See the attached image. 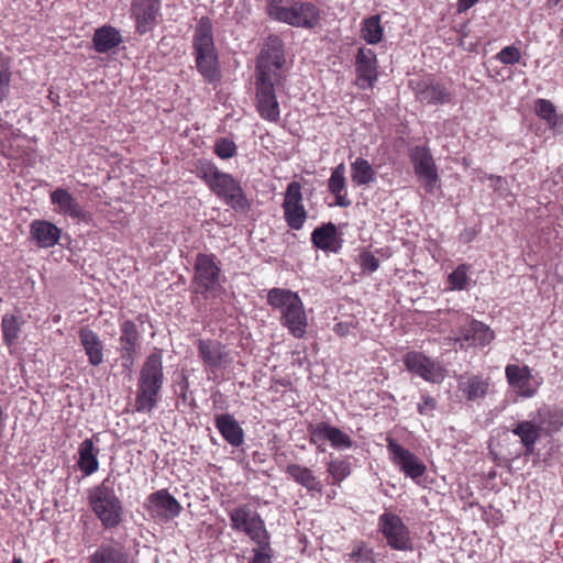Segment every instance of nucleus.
<instances>
[{
    "label": "nucleus",
    "instance_id": "obj_1",
    "mask_svg": "<svg viewBox=\"0 0 563 563\" xmlns=\"http://www.w3.org/2000/svg\"><path fill=\"white\" fill-rule=\"evenodd\" d=\"M284 42L271 34L263 43L255 65V108L262 119L277 122L280 117L275 89L284 86L286 75Z\"/></svg>",
    "mask_w": 563,
    "mask_h": 563
},
{
    "label": "nucleus",
    "instance_id": "obj_2",
    "mask_svg": "<svg viewBox=\"0 0 563 563\" xmlns=\"http://www.w3.org/2000/svg\"><path fill=\"white\" fill-rule=\"evenodd\" d=\"M163 384V357L159 351H155L146 357L140 369L135 411L150 413L158 404Z\"/></svg>",
    "mask_w": 563,
    "mask_h": 563
},
{
    "label": "nucleus",
    "instance_id": "obj_3",
    "mask_svg": "<svg viewBox=\"0 0 563 563\" xmlns=\"http://www.w3.org/2000/svg\"><path fill=\"white\" fill-rule=\"evenodd\" d=\"M88 501L92 512L104 529L117 528L122 522L123 505L117 496L109 477L89 490Z\"/></svg>",
    "mask_w": 563,
    "mask_h": 563
},
{
    "label": "nucleus",
    "instance_id": "obj_4",
    "mask_svg": "<svg viewBox=\"0 0 563 563\" xmlns=\"http://www.w3.org/2000/svg\"><path fill=\"white\" fill-rule=\"evenodd\" d=\"M198 176L219 197L232 208L244 207V195L238 181L229 174L222 173L209 161H200L197 166Z\"/></svg>",
    "mask_w": 563,
    "mask_h": 563
},
{
    "label": "nucleus",
    "instance_id": "obj_5",
    "mask_svg": "<svg viewBox=\"0 0 563 563\" xmlns=\"http://www.w3.org/2000/svg\"><path fill=\"white\" fill-rule=\"evenodd\" d=\"M267 12L272 19L296 27L313 29L320 22V11L310 2L297 1L283 5L282 0H268Z\"/></svg>",
    "mask_w": 563,
    "mask_h": 563
},
{
    "label": "nucleus",
    "instance_id": "obj_6",
    "mask_svg": "<svg viewBox=\"0 0 563 563\" xmlns=\"http://www.w3.org/2000/svg\"><path fill=\"white\" fill-rule=\"evenodd\" d=\"M194 284L196 292L206 298L217 297L221 292V268L212 254L199 253L195 262Z\"/></svg>",
    "mask_w": 563,
    "mask_h": 563
},
{
    "label": "nucleus",
    "instance_id": "obj_7",
    "mask_svg": "<svg viewBox=\"0 0 563 563\" xmlns=\"http://www.w3.org/2000/svg\"><path fill=\"white\" fill-rule=\"evenodd\" d=\"M378 530L391 549L398 551L412 550L409 529L399 516L391 512L380 515L378 518Z\"/></svg>",
    "mask_w": 563,
    "mask_h": 563
},
{
    "label": "nucleus",
    "instance_id": "obj_8",
    "mask_svg": "<svg viewBox=\"0 0 563 563\" xmlns=\"http://www.w3.org/2000/svg\"><path fill=\"white\" fill-rule=\"evenodd\" d=\"M144 507L152 519L159 523H166L179 516L183 507L179 501L166 489H159L150 494Z\"/></svg>",
    "mask_w": 563,
    "mask_h": 563
},
{
    "label": "nucleus",
    "instance_id": "obj_9",
    "mask_svg": "<svg viewBox=\"0 0 563 563\" xmlns=\"http://www.w3.org/2000/svg\"><path fill=\"white\" fill-rule=\"evenodd\" d=\"M249 538L255 543L249 563H273L274 551L264 521L257 516H249Z\"/></svg>",
    "mask_w": 563,
    "mask_h": 563
},
{
    "label": "nucleus",
    "instance_id": "obj_10",
    "mask_svg": "<svg viewBox=\"0 0 563 563\" xmlns=\"http://www.w3.org/2000/svg\"><path fill=\"white\" fill-rule=\"evenodd\" d=\"M407 369L427 382L439 383L443 379V368L430 357L419 352H408L404 357Z\"/></svg>",
    "mask_w": 563,
    "mask_h": 563
},
{
    "label": "nucleus",
    "instance_id": "obj_11",
    "mask_svg": "<svg viewBox=\"0 0 563 563\" xmlns=\"http://www.w3.org/2000/svg\"><path fill=\"white\" fill-rule=\"evenodd\" d=\"M388 450L391 459L400 470L409 477L416 479L426 472V465L409 450L402 448L395 440L388 439Z\"/></svg>",
    "mask_w": 563,
    "mask_h": 563
},
{
    "label": "nucleus",
    "instance_id": "obj_12",
    "mask_svg": "<svg viewBox=\"0 0 563 563\" xmlns=\"http://www.w3.org/2000/svg\"><path fill=\"white\" fill-rule=\"evenodd\" d=\"M411 158L416 174L423 180L424 189L428 192H432L439 180V176L431 154L427 148L418 146L415 148Z\"/></svg>",
    "mask_w": 563,
    "mask_h": 563
},
{
    "label": "nucleus",
    "instance_id": "obj_13",
    "mask_svg": "<svg viewBox=\"0 0 563 563\" xmlns=\"http://www.w3.org/2000/svg\"><path fill=\"white\" fill-rule=\"evenodd\" d=\"M51 202L56 206L54 209L58 214L70 217L71 219L88 222L90 217L81 208L74 196L64 188H56L49 195Z\"/></svg>",
    "mask_w": 563,
    "mask_h": 563
},
{
    "label": "nucleus",
    "instance_id": "obj_14",
    "mask_svg": "<svg viewBox=\"0 0 563 563\" xmlns=\"http://www.w3.org/2000/svg\"><path fill=\"white\" fill-rule=\"evenodd\" d=\"M121 358L124 366L133 365L140 345V332L132 320H125L120 324Z\"/></svg>",
    "mask_w": 563,
    "mask_h": 563
},
{
    "label": "nucleus",
    "instance_id": "obj_15",
    "mask_svg": "<svg viewBox=\"0 0 563 563\" xmlns=\"http://www.w3.org/2000/svg\"><path fill=\"white\" fill-rule=\"evenodd\" d=\"M60 234L62 230L46 220H33L30 224V240L40 249L55 246Z\"/></svg>",
    "mask_w": 563,
    "mask_h": 563
},
{
    "label": "nucleus",
    "instance_id": "obj_16",
    "mask_svg": "<svg viewBox=\"0 0 563 563\" xmlns=\"http://www.w3.org/2000/svg\"><path fill=\"white\" fill-rule=\"evenodd\" d=\"M130 554L125 547L118 542H102L87 558V563H129Z\"/></svg>",
    "mask_w": 563,
    "mask_h": 563
},
{
    "label": "nucleus",
    "instance_id": "obj_17",
    "mask_svg": "<svg viewBox=\"0 0 563 563\" xmlns=\"http://www.w3.org/2000/svg\"><path fill=\"white\" fill-rule=\"evenodd\" d=\"M159 9L161 0H133L132 10L141 34L150 31L155 24Z\"/></svg>",
    "mask_w": 563,
    "mask_h": 563
},
{
    "label": "nucleus",
    "instance_id": "obj_18",
    "mask_svg": "<svg viewBox=\"0 0 563 563\" xmlns=\"http://www.w3.org/2000/svg\"><path fill=\"white\" fill-rule=\"evenodd\" d=\"M310 440L313 443L328 440L335 449H349L352 446V440L349 434L342 432L335 427L330 426L327 422H320L316 426H310Z\"/></svg>",
    "mask_w": 563,
    "mask_h": 563
},
{
    "label": "nucleus",
    "instance_id": "obj_19",
    "mask_svg": "<svg viewBox=\"0 0 563 563\" xmlns=\"http://www.w3.org/2000/svg\"><path fill=\"white\" fill-rule=\"evenodd\" d=\"M197 351L199 358L210 371L220 368L227 361L224 346L216 340H198Z\"/></svg>",
    "mask_w": 563,
    "mask_h": 563
},
{
    "label": "nucleus",
    "instance_id": "obj_20",
    "mask_svg": "<svg viewBox=\"0 0 563 563\" xmlns=\"http://www.w3.org/2000/svg\"><path fill=\"white\" fill-rule=\"evenodd\" d=\"M416 98L426 104H443L451 101V93L441 85L432 81H418L413 88Z\"/></svg>",
    "mask_w": 563,
    "mask_h": 563
},
{
    "label": "nucleus",
    "instance_id": "obj_21",
    "mask_svg": "<svg viewBox=\"0 0 563 563\" xmlns=\"http://www.w3.org/2000/svg\"><path fill=\"white\" fill-rule=\"evenodd\" d=\"M282 322L295 338H302L307 328V316L301 299L282 312Z\"/></svg>",
    "mask_w": 563,
    "mask_h": 563
},
{
    "label": "nucleus",
    "instance_id": "obj_22",
    "mask_svg": "<svg viewBox=\"0 0 563 563\" xmlns=\"http://www.w3.org/2000/svg\"><path fill=\"white\" fill-rule=\"evenodd\" d=\"M356 73L357 79L372 87L377 80V59L375 53L362 47L356 55Z\"/></svg>",
    "mask_w": 563,
    "mask_h": 563
},
{
    "label": "nucleus",
    "instance_id": "obj_23",
    "mask_svg": "<svg viewBox=\"0 0 563 563\" xmlns=\"http://www.w3.org/2000/svg\"><path fill=\"white\" fill-rule=\"evenodd\" d=\"M506 377L511 387H514L520 396L532 397L536 389L531 387V374L528 366L520 367L515 364L506 366Z\"/></svg>",
    "mask_w": 563,
    "mask_h": 563
},
{
    "label": "nucleus",
    "instance_id": "obj_24",
    "mask_svg": "<svg viewBox=\"0 0 563 563\" xmlns=\"http://www.w3.org/2000/svg\"><path fill=\"white\" fill-rule=\"evenodd\" d=\"M78 335L90 365H100L103 362V343L99 335L88 327L81 328Z\"/></svg>",
    "mask_w": 563,
    "mask_h": 563
},
{
    "label": "nucleus",
    "instance_id": "obj_25",
    "mask_svg": "<svg viewBox=\"0 0 563 563\" xmlns=\"http://www.w3.org/2000/svg\"><path fill=\"white\" fill-rule=\"evenodd\" d=\"M192 46L195 55L216 51L212 23L209 18L202 16L199 19L195 27Z\"/></svg>",
    "mask_w": 563,
    "mask_h": 563
},
{
    "label": "nucleus",
    "instance_id": "obj_26",
    "mask_svg": "<svg viewBox=\"0 0 563 563\" xmlns=\"http://www.w3.org/2000/svg\"><path fill=\"white\" fill-rule=\"evenodd\" d=\"M461 336L464 341L473 345H488L495 338L494 331L485 323L471 320V322L461 329Z\"/></svg>",
    "mask_w": 563,
    "mask_h": 563
},
{
    "label": "nucleus",
    "instance_id": "obj_27",
    "mask_svg": "<svg viewBox=\"0 0 563 563\" xmlns=\"http://www.w3.org/2000/svg\"><path fill=\"white\" fill-rule=\"evenodd\" d=\"M99 449L95 446L91 439L84 440L78 448V467L84 475L89 476L99 468Z\"/></svg>",
    "mask_w": 563,
    "mask_h": 563
},
{
    "label": "nucleus",
    "instance_id": "obj_28",
    "mask_svg": "<svg viewBox=\"0 0 563 563\" xmlns=\"http://www.w3.org/2000/svg\"><path fill=\"white\" fill-rule=\"evenodd\" d=\"M336 227L332 222L316 228L311 234V241L318 249L336 253L340 245H336Z\"/></svg>",
    "mask_w": 563,
    "mask_h": 563
},
{
    "label": "nucleus",
    "instance_id": "obj_29",
    "mask_svg": "<svg viewBox=\"0 0 563 563\" xmlns=\"http://www.w3.org/2000/svg\"><path fill=\"white\" fill-rule=\"evenodd\" d=\"M122 42L120 32L112 26H101L95 31L92 43L98 53H107Z\"/></svg>",
    "mask_w": 563,
    "mask_h": 563
},
{
    "label": "nucleus",
    "instance_id": "obj_30",
    "mask_svg": "<svg viewBox=\"0 0 563 563\" xmlns=\"http://www.w3.org/2000/svg\"><path fill=\"white\" fill-rule=\"evenodd\" d=\"M286 473L299 485L307 488L309 492L321 493L322 484L313 475L312 471L299 464H288Z\"/></svg>",
    "mask_w": 563,
    "mask_h": 563
},
{
    "label": "nucleus",
    "instance_id": "obj_31",
    "mask_svg": "<svg viewBox=\"0 0 563 563\" xmlns=\"http://www.w3.org/2000/svg\"><path fill=\"white\" fill-rule=\"evenodd\" d=\"M196 56V66L201 76L209 82L219 79L218 56L216 51L212 53H200Z\"/></svg>",
    "mask_w": 563,
    "mask_h": 563
},
{
    "label": "nucleus",
    "instance_id": "obj_32",
    "mask_svg": "<svg viewBox=\"0 0 563 563\" xmlns=\"http://www.w3.org/2000/svg\"><path fill=\"white\" fill-rule=\"evenodd\" d=\"M24 321L22 317L5 313L2 316L1 319V331H2V338L3 342L7 346H12L18 341L21 329Z\"/></svg>",
    "mask_w": 563,
    "mask_h": 563
},
{
    "label": "nucleus",
    "instance_id": "obj_33",
    "mask_svg": "<svg viewBox=\"0 0 563 563\" xmlns=\"http://www.w3.org/2000/svg\"><path fill=\"white\" fill-rule=\"evenodd\" d=\"M514 434L520 438L521 443L526 448V455L534 450V444L540 438V428L530 421H522L512 430Z\"/></svg>",
    "mask_w": 563,
    "mask_h": 563
},
{
    "label": "nucleus",
    "instance_id": "obj_34",
    "mask_svg": "<svg viewBox=\"0 0 563 563\" xmlns=\"http://www.w3.org/2000/svg\"><path fill=\"white\" fill-rule=\"evenodd\" d=\"M217 428L224 439L232 445H239L243 441V431L230 416H221L217 419Z\"/></svg>",
    "mask_w": 563,
    "mask_h": 563
},
{
    "label": "nucleus",
    "instance_id": "obj_35",
    "mask_svg": "<svg viewBox=\"0 0 563 563\" xmlns=\"http://www.w3.org/2000/svg\"><path fill=\"white\" fill-rule=\"evenodd\" d=\"M351 172H352V180L356 185H367L375 180L376 173L371 166V164L362 158L358 157L351 164Z\"/></svg>",
    "mask_w": 563,
    "mask_h": 563
},
{
    "label": "nucleus",
    "instance_id": "obj_36",
    "mask_svg": "<svg viewBox=\"0 0 563 563\" xmlns=\"http://www.w3.org/2000/svg\"><path fill=\"white\" fill-rule=\"evenodd\" d=\"M300 297L298 294L282 288H273L268 291L267 301L273 308L277 309H288L290 305L298 302Z\"/></svg>",
    "mask_w": 563,
    "mask_h": 563
},
{
    "label": "nucleus",
    "instance_id": "obj_37",
    "mask_svg": "<svg viewBox=\"0 0 563 563\" xmlns=\"http://www.w3.org/2000/svg\"><path fill=\"white\" fill-rule=\"evenodd\" d=\"M536 113L547 123L550 128L554 129L563 125V118L556 113L555 106L548 99H538L536 101Z\"/></svg>",
    "mask_w": 563,
    "mask_h": 563
},
{
    "label": "nucleus",
    "instance_id": "obj_38",
    "mask_svg": "<svg viewBox=\"0 0 563 563\" xmlns=\"http://www.w3.org/2000/svg\"><path fill=\"white\" fill-rule=\"evenodd\" d=\"M467 400H478L484 398L488 390V383L478 376H472L462 383L461 387Z\"/></svg>",
    "mask_w": 563,
    "mask_h": 563
},
{
    "label": "nucleus",
    "instance_id": "obj_39",
    "mask_svg": "<svg viewBox=\"0 0 563 563\" xmlns=\"http://www.w3.org/2000/svg\"><path fill=\"white\" fill-rule=\"evenodd\" d=\"M362 36L368 44H377L383 36V27L380 25V16L372 15L364 20L362 26Z\"/></svg>",
    "mask_w": 563,
    "mask_h": 563
},
{
    "label": "nucleus",
    "instance_id": "obj_40",
    "mask_svg": "<svg viewBox=\"0 0 563 563\" xmlns=\"http://www.w3.org/2000/svg\"><path fill=\"white\" fill-rule=\"evenodd\" d=\"M284 218L292 230H300L307 219V211L303 205L283 206Z\"/></svg>",
    "mask_w": 563,
    "mask_h": 563
},
{
    "label": "nucleus",
    "instance_id": "obj_41",
    "mask_svg": "<svg viewBox=\"0 0 563 563\" xmlns=\"http://www.w3.org/2000/svg\"><path fill=\"white\" fill-rule=\"evenodd\" d=\"M541 417L540 430L555 432L563 426V412L560 410H548L544 413L539 412Z\"/></svg>",
    "mask_w": 563,
    "mask_h": 563
},
{
    "label": "nucleus",
    "instance_id": "obj_42",
    "mask_svg": "<svg viewBox=\"0 0 563 563\" xmlns=\"http://www.w3.org/2000/svg\"><path fill=\"white\" fill-rule=\"evenodd\" d=\"M328 472L333 477L334 483H340L350 475V463L344 460L331 461L328 463Z\"/></svg>",
    "mask_w": 563,
    "mask_h": 563
},
{
    "label": "nucleus",
    "instance_id": "obj_43",
    "mask_svg": "<svg viewBox=\"0 0 563 563\" xmlns=\"http://www.w3.org/2000/svg\"><path fill=\"white\" fill-rule=\"evenodd\" d=\"M345 188V165L339 164L333 170L329 179V190L332 194H340Z\"/></svg>",
    "mask_w": 563,
    "mask_h": 563
},
{
    "label": "nucleus",
    "instance_id": "obj_44",
    "mask_svg": "<svg viewBox=\"0 0 563 563\" xmlns=\"http://www.w3.org/2000/svg\"><path fill=\"white\" fill-rule=\"evenodd\" d=\"M449 283L452 289L462 290L467 284V266L459 265L450 275Z\"/></svg>",
    "mask_w": 563,
    "mask_h": 563
},
{
    "label": "nucleus",
    "instance_id": "obj_45",
    "mask_svg": "<svg viewBox=\"0 0 563 563\" xmlns=\"http://www.w3.org/2000/svg\"><path fill=\"white\" fill-rule=\"evenodd\" d=\"M302 205L301 185L298 181L288 184L283 206Z\"/></svg>",
    "mask_w": 563,
    "mask_h": 563
},
{
    "label": "nucleus",
    "instance_id": "obj_46",
    "mask_svg": "<svg viewBox=\"0 0 563 563\" xmlns=\"http://www.w3.org/2000/svg\"><path fill=\"white\" fill-rule=\"evenodd\" d=\"M11 70L10 66L5 63L0 64V102H3L9 93L11 86Z\"/></svg>",
    "mask_w": 563,
    "mask_h": 563
},
{
    "label": "nucleus",
    "instance_id": "obj_47",
    "mask_svg": "<svg viewBox=\"0 0 563 563\" xmlns=\"http://www.w3.org/2000/svg\"><path fill=\"white\" fill-rule=\"evenodd\" d=\"M236 146L233 141L222 137L214 144V153L222 159L230 158L234 155Z\"/></svg>",
    "mask_w": 563,
    "mask_h": 563
},
{
    "label": "nucleus",
    "instance_id": "obj_48",
    "mask_svg": "<svg viewBox=\"0 0 563 563\" xmlns=\"http://www.w3.org/2000/svg\"><path fill=\"white\" fill-rule=\"evenodd\" d=\"M497 58L500 63H503L505 65H514V64L519 63V60L521 58V54H520V51L516 46L510 45V46L504 47L497 54Z\"/></svg>",
    "mask_w": 563,
    "mask_h": 563
},
{
    "label": "nucleus",
    "instance_id": "obj_49",
    "mask_svg": "<svg viewBox=\"0 0 563 563\" xmlns=\"http://www.w3.org/2000/svg\"><path fill=\"white\" fill-rule=\"evenodd\" d=\"M230 518L233 529L241 532H246V510L243 507L232 510Z\"/></svg>",
    "mask_w": 563,
    "mask_h": 563
},
{
    "label": "nucleus",
    "instance_id": "obj_50",
    "mask_svg": "<svg viewBox=\"0 0 563 563\" xmlns=\"http://www.w3.org/2000/svg\"><path fill=\"white\" fill-rule=\"evenodd\" d=\"M358 263L363 271L374 273L379 267V261L369 252H362L358 256Z\"/></svg>",
    "mask_w": 563,
    "mask_h": 563
},
{
    "label": "nucleus",
    "instance_id": "obj_51",
    "mask_svg": "<svg viewBox=\"0 0 563 563\" xmlns=\"http://www.w3.org/2000/svg\"><path fill=\"white\" fill-rule=\"evenodd\" d=\"M351 558L358 563H375L374 551L365 548L363 543L351 553Z\"/></svg>",
    "mask_w": 563,
    "mask_h": 563
},
{
    "label": "nucleus",
    "instance_id": "obj_52",
    "mask_svg": "<svg viewBox=\"0 0 563 563\" xmlns=\"http://www.w3.org/2000/svg\"><path fill=\"white\" fill-rule=\"evenodd\" d=\"M437 401L429 395L422 396V402L418 405V411L420 415H428L435 409Z\"/></svg>",
    "mask_w": 563,
    "mask_h": 563
},
{
    "label": "nucleus",
    "instance_id": "obj_53",
    "mask_svg": "<svg viewBox=\"0 0 563 563\" xmlns=\"http://www.w3.org/2000/svg\"><path fill=\"white\" fill-rule=\"evenodd\" d=\"M479 0H459L457 1V12L462 13L471 9L474 4H476Z\"/></svg>",
    "mask_w": 563,
    "mask_h": 563
},
{
    "label": "nucleus",
    "instance_id": "obj_54",
    "mask_svg": "<svg viewBox=\"0 0 563 563\" xmlns=\"http://www.w3.org/2000/svg\"><path fill=\"white\" fill-rule=\"evenodd\" d=\"M488 178L494 181L493 188L495 191H500L506 183L505 178L501 176L489 175Z\"/></svg>",
    "mask_w": 563,
    "mask_h": 563
},
{
    "label": "nucleus",
    "instance_id": "obj_55",
    "mask_svg": "<svg viewBox=\"0 0 563 563\" xmlns=\"http://www.w3.org/2000/svg\"><path fill=\"white\" fill-rule=\"evenodd\" d=\"M335 196V205L339 207L346 208L351 206V200L346 198L345 195L340 194H333Z\"/></svg>",
    "mask_w": 563,
    "mask_h": 563
},
{
    "label": "nucleus",
    "instance_id": "obj_56",
    "mask_svg": "<svg viewBox=\"0 0 563 563\" xmlns=\"http://www.w3.org/2000/svg\"><path fill=\"white\" fill-rule=\"evenodd\" d=\"M335 332L339 334V335H344L345 334V327L342 324V323H338L335 325Z\"/></svg>",
    "mask_w": 563,
    "mask_h": 563
},
{
    "label": "nucleus",
    "instance_id": "obj_57",
    "mask_svg": "<svg viewBox=\"0 0 563 563\" xmlns=\"http://www.w3.org/2000/svg\"><path fill=\"white\" fill-rule=\"evenodd\" d=\"M561 0H549V3L551 5H558L560 3Z\"/></svg>",
    "mask_w": 563,
    "mask_h": 563
},
{
    "label": "nucleus",
    "instance_id": "obj_58",
    "mask_svg": "<svg viewBox=\"0 0 563 563\" xmlns=\"http://www.w3.org/2000/svg\"><path fill=\"white\" fill-rule=\"evenodd\" d=\"M12 563H23L21 558H13Z\"/></svg>",
    "mask_w": 563,
    "mask_h": 563
}]
</instances>
